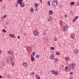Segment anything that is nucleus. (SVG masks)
I'll return each instance as SVG.
<instances>
[{
  "label": "nucleus",
  "instance_id": "nucleus-1",
  "mask_svg": "<svg viewBox=\"0 0 79 79\" xmlns=\"http://www.w3.org/2000/svg\"><path fill=\"white\" fill-rule=\"evenodd\" d=\"M60 23L61 26H63L62 28V30L64 31V32H67V30L68 29V25H67V24L64 23V24H63V21L61 20L60 21Z\"/></svg>",
  "mask_w": 79,
  "mask_h": 79
},
{
  "label": "nucleus",
  "instance_id": "nucleus-2",
  "mask_svg": "<svg viewBox=\"0 0 79 79\" xmlns=\"http://www.w3.org/2000/svg\"><path fill=\"white\" fill-rule=\"evenodd\" d=\"M7 63H11L12 66H13L15 65V62L12 61H13V58L11 56H9L6 59Z\"/></svg>",
  "mask_w": 79,
  "mask_h": 79
},
{
  "label": "nucleus",
  "instance_id": "nucleus-3",
  "mask_svg": "<svg viewBox=\"0 0 79 79\" xmlns=\"http://www.w3.org/2000/svg\"><path fill=\"white\" fill-rule=\"evenodd\" d=\"M58 5V2L56 0H54L52 1V7L53 8H56Z\"/></svg>",
  "mask_w": 79,
  "mask_h": 79
},
{
  "label": "nucleus",
  "instance_id": "nucleus-4",
  "mask_svg": "<svg viewBox=\"0 0 79 79\" xmlns=\"http://www.w3.org/2000/svg\"><path fill=\"white\" fill-rule=\"evenodd\" d=\"M7 53L8 54H9V55H11L12 56H11L12 57L13 59H15V56H14V53L13 52L11 51H7Z\"/></svg>",
  "mask_w": 79,
  "mask_h": 79
},
{
  "label": "nucleus",
  "instance_id": "nucleus-5",
  "mask_svg": "<svg viewBox=\"0 0 79 79\" xmlns=\"http://www.w3.org/2000/svg\"><path fill=\"white\" fill-rule=\"evenodd\" d=\"M33 34L35 36H38L40 34V33L38 32L37 30H36L34 31Z\"/></svg>",
  "mask_w": 79,
  "mask_h": 79
},
{
  "label": "nucleus",
  "instance_id": "nucleus-6",
  "mask_svg": "<svg viewBox=\"0 0 79 79\" xmlns=\"http://www.w3.org/2000/svg\"><path fill=\"white\" fill-rule=\"evenodd\" d=\"M27 50L28 53L31 52V51H32V48L31 46L28 47H27Z\"/></svg>",
  "mask_w": 79,
  "mask_h": 79
},
{
  "label": "nucleus",
  "instance_id": "nucleus-7",
  "mask_svg": "<svg viewBox=\"0 0 79 79\" xmlns=\"http://www.w3.org/2000/svg\"><path fill=\"white\" fill-rule=\"evenodd\" d=\"M70 36L72 39H75V37H76V35H75V34L73 33H72Z\"/></svg>",
  "mask_w": 79,
  "mask_h": 79
},
{
  "label": "nucleus",
  "instance_id": "nucleus-8",
  "mask_svg": "<svg viewBox=\"0 0 79 79\" xmlns=\"http://www.w3.org/2000/svg\"><path fill=\"white\" fill-rule=\"evenodd\" d=\"M51 72L52 74H55V75H57V74H58V73L57 72H56L55 70H52Z\"/></svg>",
  "mask_w": 79,
  "mask_h": 79
},
{
  "label": "nucleus",
  "instance_id": "nucleus-9",
  "mask_svg": "<svg viewBox=\"0 0 79 79\" xmlns=\"http://www.w3.org/2000/svg\"><path fill=\"white\" fill-rule=\"evenodd\" d=\"M9 35L10 37H11L12 38H16V37L15 36L14 34H9Z\"/></svg>",
  "mask_w": 79,
  "mask_h": 79
},
{
  "label": "nucleus",
  "instance_id": "nucleus-10",
  "mask_svg": "<svg viewBox=\"0 0 79 79\" xmlns=\"http://www.w3.org/2000/svg\"><path fill=\"white\" fill-rule=\"evenodd\" d=\"M55 58V56L53 54H51L50 56V58L51 60H53Z\"/></svg>",
  "mask_w": 79,
  "mask_h": 79
},
{
  "label": "nucleus",
  "instance_id": "nucleus-11",
  "mask_svg": "<svg viewBox=\"0 0 79 79\" xmlns=\"http://www.w3.org/2000/svg\"><path fill=\"white\" fill-rule=\"evenodd\" d=\"M65 61H71V59H70L69 57H66Z\"/></svg>",
  "mask_w": 79,
  "mask_h": 79
},
{
  "label": "nucleus",
  "instance_id": "nucleus-12",
  "mask_svg": "<svg viewBox=\"0 0 79 79\" xmlns=\"http://www.w3.org/2000/svg\"><path fill=\"white\" fill-rule=\"evenodd\" d=\"M52 19V17L51 16H50L49 18L48 19V21L49 22V21H51Z\"/></svg>",
  "mask_w": 79,
  "mask_h": 79
},
{
  "label": "nucleus",
  "instance_id": "nucleus-13",
  "mask_svg": "<svg viewBox=\"0 0 79 79\" xmlns=\"http://www.w3.org/2000/svg\"><path fill=\"white\" fill-rule=\"evenodd\" d=\"M22 64L24 67H27V63L26 62H23L22 63Z\"/></svg>",
  "mask_w": 79,
  "mask_h": 79
},
{
  "label": "nucleus",
  "instance_id": "nucleus-14",
  "mask_svg": "<svg viewBox=\"0 0 79 79\" xmlns=\"http://www.w3.org/2000/svg\"><path fill=\"white\" fill-rule=\"evenodd\" d=\"M78 49H75L74 50V52L75 54H77L78 53Z\"/></svg>",
  "mask_w": 79,
  "mask_h": 79
},
{
  "label": "nucleus",
  "instance_id": "nucleus-15",
  "mask_svg": "<svg viewBox=\"0 0 79 79\" xmlns=\"http://www.w3.org/2000/svg\"><path fill=\"white\" fill-rule=\"evenodd\" d=\"M68 68H69V67H68V66H66L64 69L65 71L67 72L68 71Z\"/></svg>",
  "mask_w": 79,
  "mask_h": 79
},
{
  "label": "nucleus",
  "instance_id": "nucleus-16",
  "mask_svg": "<svg viewBox=\"0 0 79 79\" xmlns=\"http://www.w3.org/2000/svg\"><path fill=\"white\" fill-rule=\"evenodd\" d=\"M36 78L37 79H40V76L38 74H36Z\"/></svg>",
  "mask_w": 79,
  "mask_h": 79
},
{
  "label": "nucleus",
  "instance_id": "nucleus-17",
  "mask_svg": "<svg viewBox=\"0 0 79 79\" xmlns=\"http://www.w3.org/2000/svg\"><path fill=\"white\" fill-rule=\"evenodd\" d=\"M53 13V11H52L51 10H50L49 11V15H52Z\"/></svg>",
  "mask_w": 79,
  "mask_h": 79
},
{
  "label": "nucleus",
  "instance_id": "nucleus-18",
  "mask_svg": "<svg viewBox=\"0 0 79 79\" xmlns=\"http://www.w3.org/2000/svg\"><path fill=\"white\" fill-rule=\"evenodd\" d=\"M58 60H59V59L58 58H56L54 59V61L55 63H56V62L58 61Z\"/></svg>",
  "mask_w": 79,
  "mask_h": 79
},
{
  "label": "nucleus",
  "instance_id": "nucleus-19",
  "mask_svg": "<svg viewBox=\"0 0 79 79\" xmlns=\"http://www.w3.org/2000/svg\"><path fill=\"white\" fill-rule=\"evenodd\" d=\"M21 2L22 1H20L18 0V1L17 2V4H20L22 3V2Z\"/></svg>",
  "mask_w": 79,
  "mask_h": 79
},
{
  "label": "nucleus",
  "instance_id": "nucleus-20",
  "mask_svg": "<svg viewBox=\"0 0 79 79\" xmlns=\"http://www.w3.org/2000/svg\"><path fill=\"white\" fill-rule=\"evenodd\" d=\"M34 9L32 7H31L30 10V13H32L33 12H34Z\"/></svg>",
  "mask_w": 79,
  "mask_h": 79
},
{
  "label": "nucleus",
  "instance_id": "nucleus-21",
  "mask_svg": "<svg viewBox=\"0 0 79 79\" xmlns=\"http://www.w3.org/2000/svg\"><path fill=\"white\" fill-rule=\"evenodd\" d=\"M20 5L21 7H24V4L23 2H22L20 4Z\"/></svg>",
  "mask_w": 79,
  "mask_h": 79
},
{
  "label": "nucleus",
  "instance_id": "nucleus-22",
  "mask_svg": "<svg viewBox=\"0 0 79 79\" xmlns=\"http://www.w3.org/2000/svg\"><path fill=\"white\" fill-rule=\"evenodd\" d=\"M34 5L35 8H37L38 6H39V4H38L37 3H36L34 4Z\"/></svg>",
  "mask_w": 79,
  "mask_h": 79
},
{
  "label": "nucleus",
  "instance_id": "nucleus-23",
  "mask_svg": "<svg viewBox=\"0 0 79 79\" xmlns=\"http://www.w3.org/2000/svg\"><path fill=\"white\" fill-rule=\"evenodd\" d=\"M73 66V64H69V67L70 68V69H71V68H72V66Z\"/></svg>",
  "mask_w": 79,
  "mask_h": 79
},
{
  "label": "nucleus",
  "instance_id": "nucleus-24",
  "mask_svg": "<svg viewBox=\"0 0 79 79\" xmlns=\"http://www.w3.org/2000/svg\"><path fill=\"white\" fill-rule=\"evenodd\" d=\"M4 18L3 17H1L0 19L1 21H4Z\"/></svg>",
  "mask_w": 79,
  "mask_h": 79
},
{
  "label": "nucleus",
  "instance_id": "nucleus-25",
  "mask_svg": "<svg viewBox=\"0 0 79 79\" xmlns=\"http://www.w3.org/2000/svg\"><path fill=\"white\" fill-rule=\"evenodd\" d=\"M78 18V16H76L75 17L74 19L73 20L74 21V20H75V21H76V20Z\"/></svg>",
  "mask_w": 79,
  "mask_h": 79
},
{
  "label": "nucleus",
  "instance_id": "nucleus-26",
  "mask_svg": "<svg viewBox=\"0 0 79 79\" xmlns=\"http://www.w3.org/2000/svg\"><path fill=\"white\" fill-rule=\"evenodd\" d=\"M57 38H56V37H54L53 38V40L54 41H57Z\"/></svg>",
  "mask_w": 79,
  "mask_h": 79
},
{
  "label": "nucleus",
  "instance_id": "nucleus-27",
  "mask_svg": "<svg viewBox=\"0 0 79 79\" xmlns=\"http://www.w3.org/2000/svg\"><path fill=\"white\" fill-rule=\"evenodd\" d=\"M31 60L32 61H35V58L33 57L32 58H31Z\"/></svg>",
  "mask_w": 79,
  "mask_h": 79
},
{
  "label": "nucleus",
  "instance_id": "nucleus-28",
  "mask_svg": "<svg viewBox=\"0 0 79 79\" xmlns=\"http://www.w3.org/2000/svg\"><path fill=\"white\" fill-rule=\"evenodd\" d=\"M2 32H3L4 33H6V31L4 29H3L2 30Z\"/></svg>",
  "mask_w": 79,
  "mask_h": 79
},
{
  "label": "nucleus",
  "instance_id": "nucleus-29",
  "mask_svg": "<svg viewBox=\"0 0 79 79\" xmlns=\"http://www.w3.org/2000/svg\"><path fill=\"white\" fill-rule=\"evenodd\" d=\"M47 29H46V31H44V33H43V35H46V33H45V32H47Z\"/></svg>",
  "mask_w": 79,
  "mask_h": 79
},
{
  "label": "nucleus",
  "instance_id": "nucleus-30",
  "mask_svg": "<svg viewBox=\"0 0 79 79\" xmlns=\"http://www.w3.org/2000/svg\"><path fill=\"white\" fill-rule=\"evenodd\" d=\"M8 24H9V22H7L6 23V26H8Z\"/></svg>",
  "mask_w": 79,
  "mask_h": 79
},
{
  "label": "nucleus",
  "instance_id": "nucleus-31",
  "mask_svg": "<svg viewBox=\"0 0 79 79\" xmlns=\"http://www.w3.org/2000/svg\"><path fill=\"white\" fill-rule=\"evenodd\" d=\"M34 55H32V54H31V58H34Z\"/></svg>",
  "mask_w": 79,
  "mask_h": 79
},
{
  "label": "nucleus",
  "instance_id": "nucleus-32",
  "mask_svg": "<svg viewBox=\"0 0 79 79\" xmlns=\"http://www.w3.org/2000/svg\"><path fill=\"white\" fill-rule=\"evenodd\" d=\"M34 74H35V73H34L32 72V73H31V75H32V76H33V75H34Z\"/></svg>",
  "mask_w": 79,
  "mask_h": 79
},
{
  "label": "nucleus",
  "instance_id": "nucleus-33",
  "mask_svg": "<svg viewBox=\"0 0 79 79\" xmlns=\"http://www.w3.org/2000/svg\"><path fill=\"white\" fill-rule=\"evenodd\" d=\"M51 50H55V48L54 47H51Z\"/></svg>",
  "mask_w": 79,
  "mask_h": 79
},
{
  "label": "nucleus",
  "instance_id": "nucleus-34",
  "mask_svg": "<svg viewBox=\"0 0 79 79\" xmlns=\"http://www.w3.org/2000/svg\"><path fill=\"white\" fill-rule=\"evenodd\" d=\"M7 77H8V78L10 79V78L11 77V76L10 75H8Z\"/></svg>",
  "mask_w": 79,
  "mask_h": 79
},
{
  "label": "nucleus",
  "instance_id": "nucleus-35",
  "mask_svg": "<svg viewBox=\"0 0 79 79\" xmlns=\"http://www.w3.org/2000/svg\"><path fill=\"white\" fill-rule=\"evenodd\" d=\"M6 16H7L6 15H5L3 16H2V17L4 18V19H5V18H6Z\"/></svg>",
  "mask_w": 79,
  "mask_h": 79
},
{
  "label": "nucleus",
  "instance_id": "nucleus-36",
  "mask_svg": "<svg viewBox=\"0 0 79 79\" xmlns=\"http://www.w3.org/2000/svg\"><path fill=\"white\" fill-rule=\"evenodd\" d=\"M70 4L71 5H74V2H71Z\"/></svg>",
  "mask_w": 79,
  "mask_h": 79
},
{
  "label": "nucleus",
  "instance_id": "nucleus-37",
  "mask_svg": "<svg viewBox=\"0 0 79 79\" xmlns=\"http://www.w3.org/2000/svg\"><path fill=\"white\" fill-rule=\"evenodd\" d=\"M56 54L57 55H60V53H59L58 52H56Z\"/></svg>",
  "mask_w": 79,
  "mask_h": 79
},
{
  "label": "nucleus",
  "instance_id": "nucleus-38",
  "mask_svg": "<svg viewBox=\"0 0 79 79\" xmlns=\"http://www.w3.org/2000/svg\"><path fill=\"white\" fill-rule=\"evenodd\" d=\"M6 76V73H4L3 75V76L5 77Z\"/></svg>",
  "mask_w": 79,
  "mask_h": 79
},
{
  "label": "nucleus",
  "instance_id": "nucleus-39",
  "mask_svg": "<svg viewBox=\"0 0 79 79\" xmlns=\"http://www.w3.org/2000/svg\"><path fill=\"white\" fill-rule=\"evenodd\" d=\"M6 4H4V6H3V8H6Z\"/></svg>",
  "mask_w": 79,
  "mask_h": 79
},
{
  "label": "nucleus",
  "instance_id": "nucleus-40",
  "mask_svg": "<svg viewBox=\"0 0 79 79\" xmlns=\"http://www.w3.org/2000/svg\"><path fill=\"white\" fill-rule=\"evenodd\" d=\"M35 52H32V55H33L34 56V55H35Z\"/></svg>",
  "mask_w": 79,
  "mask_h": 79
},
{
  "label": "nucleus",
  "instance_id": "nucleus-41",
  "mask_svg": "<svg viewBox=\"0 0 79 79\" xmlns=\"http://www.w3.org/2000/svg\"><path fill=\"white\" fill-rule=\"evenodd\" d=\"M72 68L71 69H74V66L73 65V66H72Z\"/></svg>",
  "mask_w": 79,
  "mask_h": 79
},
{
  "label": "nucleus",
  "instance_id": "nucleus-42",
  "mask_svg": "<svg viewBox=\"0 0 79 79\" xmlns=\"http://www.w3.org/2000/svg\"><path fill=\"white\" fill-rule=\"evenodd\" d=\"M0 63H1V64H3V61H1L0 62Z\"/></svg>",
  "mask_w": 79,
  "mask_h": 79
},
{
  "label": "nucleus",
  "instance_id": "nucleus-43",
  "mask_svg": "<svg viewBox=\"0 0 79 79\" xmlns=\"http://www.w3.org/2000/svg\"><path fill=\"white\" fill-rule=\"evenodd\" d=\"M73 76H71L70 78H69V79H73Z\"/></svg>",
  "mask_w": 79,
  "mask_h": 79
},
{
  "label": "nucleus",
  "instance_id": "nucleus-44",
  "mask_svg": "<svg viewBox=\"0 0 79 79\" xmlns=\"http://www.w3.org/2000/svg\"><path fill=\"white\" fill-rule=\"evenodd\" d=\"M36 58H39V55H36Z\"/></svg>",
  "mask_w": 79,
  "mask_h": 79
},
{
  "label": "nucleus",
  "instance_id": "nucleus-45",
  "mask_svg": "<svg viewBox=\"0 0 79 79\" xmlns=\"http://www.w3.org/2000/svg\"><path fill=\"white\" fill-rule=\"evenodd\" d=\"M15 5L16 7H17L18 5L17 3L15 4Z\"/></svg>",
  "mask_w": 79,
  "mask_h": 79
},
{
  "label": "nucleus",
  "instance_id": "nucleus-46",
  "mask_svg": "<svg viewBox=\"0 0 79 79\" xmlns=\"http://www.w3.org/2000/svg\"><path fill=\"white\" fill-rule=\"evenodd\" d=\"M37 10H38V9H37V8L35 9V11H37Z\"/></svg>",
  "mask_w": 79,
  "mask_h": 79
},
{
  "label": "nucleus",
  "instance_id": "nucleus-47",
  "mask_svg": "<svg viewBox=\"0 0 79 79\" xmlns=\"http://www.w3.org/2000/svg\"><path fill=\"white\" fill-rule=\"evenodd\" d=\"M2 52V50H1V49H0V54H1Z\"/></svg>",
  "mask_w": 79,
  "mask_h": 79
},
{
  "label": "nucleus",
  "instance_id": "nucleus-48",
  "mask_svg": "<svg viewBox=\"0 0 79 79\" xmlns=\"http://www.w3.org/2000/svg\"><path fill=\"white\" fill-rule=\"evenodd\" d=\"M70 14H73V12H72V11H70Z\"/></svg>",
  "mask_w": 79,
  "mask_h": 79
},
{
  "label": "nucleus",
  "instance_id": "nucleus-49",
  "mask_svg": "<svg viewBox=\"0 0 79 79\" xmlns=\"http://www.w3.org/2000/svg\"><path fill=\"white\" fill-rule=\"evenodd\" d=\"M73 74V73L72 72H70V75H71V74Z\"/></svg>",
  "mask_w": 79,
  "mask_h": 79
},
{
  "label": "nucleus",
  "instance_id": "nucleus-50",
  "mask_svg": "<svg viewBox=\"0 0 79 79\" xmlns=\"http://www.w3.org/2000/svg\"><path fill=\"white\" fill-rule=\"evenodd\" d=\"M2 77H3L0 75V79H1V78H2Z\"/></svg>",
  "mask_w": 79,
  "mask_h": 79
},
{
  "label": "nucleus",
  "instance_id": "nucleus-51",
  "mask_svg": "<svg viewBox=\"0 0 79 79\" xmlns=\"http://www.w3.org/2000/svg\"><path fill=\"white\" fill-rule=\"evenodd\" d=\"M67 15H65V16H64V17L65 18H66L67 17Z\"/></svg>",
  "mask_w": 79,
  "mask_h": 79
},
{
  "label": "nucleus",
  "instance_id": "nucleus-52",
  "mask_svg": "<svg viewBox=\"0 0 79 79\" xmlns=\"http://www.w3.org/2000/svg\"><path fill=\"white\" fill-rule=\"evenodd\" d=\"M23 34H24L25 35H27V34H26V33H24Z\"/></svg>",
  "mask_w": 79,
  "mask_h": 79
},
{
  "label": "nucleus",
  "instance_id": "nucleus-53",
  "mask_svg": "<svg viewBox=\"0 0 79 79\" xmlns=\"http://www.w3.org/2000/svg\"><path fill=\"white\" fill-rule=\"evenodd\" d=\"M20 38V37L19 36H18V39H19Z\"/></svg>",
  "mask_w": 79,
  "mask_h": 79
},
{
  "label": "nucleus",
  "instance_id": "nucleus-54",
  "mask_svg": "<svg viewBox=\"0 0 79 79\" xmlns=\"http://www.w3.org/2000/svg\"><path fill=\"white\" fill-rule=\"evenodd\" d=\"M76 20H74L73 21V22L74 23V22H75L76 21Z\"/></svg>",
  "mask_w": 79,
  "mask_h": 79
},
{
  "label": "nucleus",
  "instance_id": "nucleus-55",
  "mask_svg": "<svg viewBox=\"0 0 79 79\" xmlns=\"http://www.w3.org/2000/svg\"><path fill=\"white\" fill-rule=\"evenodd\" d=\"M47 3L48 4H49L50 3V2H48Z\"/></svg>",
  "mask_w": 79,
  "mask_h": 79
},
{
  "label": "nucleus",
  "instance_id": "nucleus-56",
  "mask_svg": "<svg viewBox=\"0 0 79 79\" xmlns=\"http://www.w3.org/2000/svg\"><path fill=\"white\" fill-rule=\"evenodd\" d=\"M2 2V0H0V2Z\"/></svg>",
  "mask_w": 79,
  "mask_h": 79
},
{
  "label": "nucleus",
  "instance_id": "nucleus-57",
  "mask_svg": "<svg viewBox=\"0 0 79 79\" xmlns=\"http://www.w3.org/2000/svg\"><path fill=\"white\" fill-rule=\"evenodd\" d=\"M19 1H20L21 2H22L23 0H19Z\"/></svg>",
  "mask_w": 79,
  "mask_h": 79
},
{
  "label": "nucleus",
  "instance_id": "nucleus-58",
  "mask_svg": "<svg viewBox=\"0 0 79 79\" xmlns=\"http://www.w3.org/2000/svg\"><path fill=\"white\" fill-rule=\"evenodd\" d=\"M41 3H42V1H40Z\"/></svg>",
  "mask_w": 79,
  "mask_h": 79
},
{
  "label": "nucleus",
  "instance_id": "nucleus-59",
  "mask_svg": "<svg viewBox=\"0 0 79 79\" xmlns=\"http://www.w3.org/2000/svg\"><path fill=\"white\" fill-rule=\"evenodd\" d=\"M69 71H71V69H69Z\"/></svg>",
  "mask_w": 79,
  "mask_h": 79
},
{
  "label": "nucleus",
  "instance_id": "nucleus-60",
  "mask_svg": "<svg viewBox=\"0 0 79 79\" xmlns=\"http://www.w3.org/2000/svg\"><path fill=\"white\" fill-rule=\"evenodd\" d=\"M48 5L50 6V3Z\"/></svg>",
  "mask_w": 79,
  "mask_h": 79
},
{
  "label": "nucleus",
  "instance_id": "nucleus-61",
  "mask_svg": "<svg viewBox=\"0 0 79 79\" xmlns=\"http://www.w3.org/2000/svg\"><path fill=\"white\" fill-rule=\"evenodd\" d=\"M47 41H48V38L47 39Z\"/></svg>",
  "mask_w": 79,
  "mask_h": 79
},
{
  "label": "nucleus",
  "instance_id": "nucleus-62",
  "mask_svg": "<svg viewBox=\"0 0 79 79\" xmlns=\"http://www.w3.org/2000/svg\"><path fill=\"white\" fill-rule=\"evenodd\" d=\"M40 1H42V0H40Z\"/></svg>",
  "mask_w": 79,
  "mask_h": 79
},
{
  "label": "nucleus",
  "instance_id": "nucleus-63",
  "mask_svg": "<svg viewBox=\"0 0 79 79\" xmlns=\"http://www.w3.org/2000/svg\"><path fill=\"white\" fill-rule=\"evenodd\" d=\"M74 65H76V64H74Z\"/></svg>",
  "mask_w": 79,
  "mask_h": 79
}]
</instances>
